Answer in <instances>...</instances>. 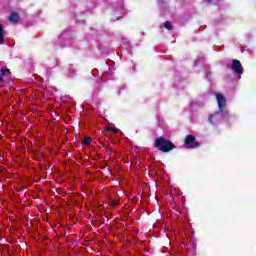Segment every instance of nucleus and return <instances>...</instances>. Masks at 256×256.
Masks as SVG:
<instances>
[{
    "instance_id": "nucleus-1",
    "label": "nucleus",
    "mask_w": 256,
    "mask_h": 256,
    "mask_svg": "<svg viewBox=\"0 0 256 256\" xmlns=\"http://www.w3.org/2000/svg\"><path fill=\"white\" fill-rule=\"evenodd\" d=\"M154 147L162 153H169V151L175 149V144L171 140L165 139V137H158L155 140Z\"/></svg>"
},
{
    "instance_id": "nucleus-2",
    "label": "nucleus",
    "mask_w": 256,
    "mask_h": 256,
    "mask_svg": "<svg viewBox=\"0 0 256 256\" xmlns=\"http://www.w3.org/2000/svg\"><path fill=\"white\" fill-rule=\"evenodd\" d=\"M184 145L188 147V149H197L201 146L199 142H197V138H195L193 135H187L184 139Z\"/></svg>"
},
{
    "instance_id": "nucleus-3",
    "label": "nucleus",
    "mask_w": 256,
    "mask_h": 256,
    "mask_svg": "<svg viewBox=\"0 0 256 256\" xmlns=\"http://www.w3.org/2000/svg\"><path fill=\"white\" fill-rule=\"evenodd\" d=\"M231 69L235 75H243V65L241 61L237 59L232 60Z\"/></svg>"
},
{
    "instance_id": "nucleus-4",
    "label": "nucleus",
    "mask_w": 256,
    "mask_h": 256,
    "mask_svg": "<svg viewBox=\"0 0 256 256\" xmlns=\"http://www.w3.org/2000/svg\"><path fill=\"white\" fill-rule=\"evenodd\" d=\"M216 99L219 107V111L223 112V109L227 106V99L223 94H216Z\"/></svg>"
},
{
    "instance_id": "nucleus-5",
    "label": "nucleus",
    "mask_w": 256,
    "mask_h": 256,
    "mask_svg": "<svg viewBox=\"0 0 256 256\" xmlns=\"http://www.w3.org/2000/svg\"><path fill=\"white\" fill-rule=\"evenodd\" d=\"M220 114H221L220 110L211 114L208 118L209 123L211 125H217L219 123V121H221Z\"/></svg>"
},
{
    "instance_id": "nucleus-6",
    "label": "nucleus",
    "mask_w": 256,
    "mask_h": 256,
    "mask_svg": "<svg viewBox=\"0 0 256 256\" xmlns=\"http://www.w3.org/2000/svg\"><path fill=\"white\" fill-rule=\"evenodd\" d=\"M21 19V16L19 13L12 11L8 17V21L10 23H19V20Z\"/></svg>"
},
{
    "instance_id": "nucleus-7",
    "label": "nucleus",
    "mask_w": 256,
    "mask_h": 256,
    "mask_svg": "<svg viewBox=\"0 0 256 256\" xmlns=\"http://www.w3.org/2000/svg\"><path fill=\"white\" fill-rule=\"evenodd\" d=\"M5 43V30L3 29V24L0 23V45Z\"/></svg>"
},
{
    "instance_id": "nucleus-8",
    "label": "nucleus",
    "mask_w": 256,
    "mask_h": 256,
    "mask_svg": "<svg viewBox=\"0 0 256 256\" xmlns=\"http://www.w3.org/2000/svg\"><path fill=\"white\" fill-rule=\"evenodd\" d=\"M1 71V76H0V83H3V77H5V74H11V70L10 69H0Z\"/></svg>"
},
{
    "instance_id": "nucleus-9",
    "label": "nucleus",
    "mask_w": 256,
    "mask_h": 256,
    "mask_svg": "<svg viewBox=\"0 0 256 256\" xmlns=\"http://www.w3.org/2000/svg\"><path fill=\"white\" fill-rule=\"evenodd\" d=\"M164 28L167 29L168 31H172L173 30V24H171L170 21H166V22H164Z\"/></svg>"
},
{
    "instance_id": "nucleus-10",
    "label": "nucleus",
    "mask_w": 256,
    "mask_h": 256,
    "mask_svg": "<svg viewBox=\"0 0 256 256\" xmlns=\"http://www.w3.org/2000/svg\"><path fill=\"white\" fill-rule=\"evenodd\" d=\"M92 142H93V139L91 137H85L83 141L85 145H91Z\"/></svg>"
},
{
    "instance_id": "nucleus-11",
    "label": "nucleus",
    "mask_w": 256,
    "mask_h": 256,
    "mask_svg": "<svg viewBox=\"0 0 256 256\" xmlns=\"http://www.w3.org/2000/svg\"><path fill=\"white\" fill-rule=\"evenodd\" d=\"M106 131H112V133H117L119 131V129L117 128H113V127H110V126H107L105 128Z\"/></svg>"
},
{
    "instance_id": "nucleus-12",
    "label": "nucleus",
    "mask_w": 256,
    "mask_h": 256,
    "mask_svg": "<svg viewBox=\"0 0 256 256\" xmlns=\"http://www.w3.org/2000/svg\"><path fill=\"white\" fill-rule=\"evenodd\" d=\"M117 205H119V201H117V200H112L111 201V206L112 207H117Z\"/></svg>"
},
{
    "instance_id": "nucleus-13",
    "label": "nucleus",
    "mask_w": 256,
    "mask_h": 256,
    "mask_svg": "<svg viewBox=\"0 0 256 256\" xmlns=\"http://www.w3.org/2000/svg\"><path fill=\"white\" fill-rule=\"evenodd\" d=\"M99 147H101L102 149H105V145L103 144V142H101V140H99ZM106 149H109V148L106 147Z\"/></svg>"
},
{
    "instance_id": "nucleus-14",
    "label": "nucleus",
    "mask_w": 256,
    "mask_h": 256,
    "mask_svg": "<svg viewBox=\"0 0 256 256\" xmlns=\"http://www.w3.org/2000/svg\"><path fill=\"white\" fill-rule=\"evenodd\" d=\"M206 1V3H211V0H205Z\"/></svg>"
}]
</instances>
